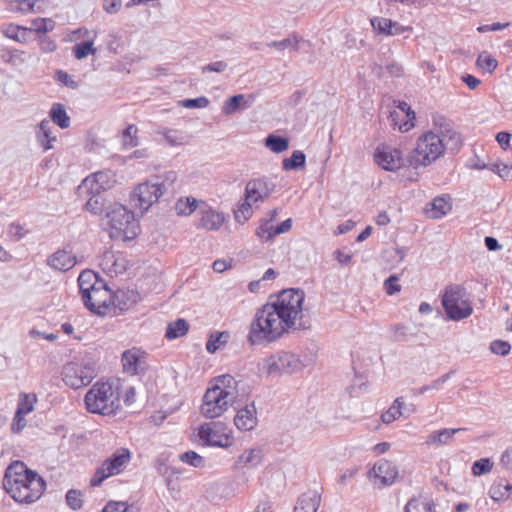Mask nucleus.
<instances>
[{
  "mask_svg": "<svg viewBox=\"0 0 512 512\" xmlns=\"http://www.w3.org/2000/svg\"><path fill=\"white\" fill-rule=\"evenodd\" d=\"M304 299L303 291L287 289L264 304L250 323L248 342L254 346L268 345L296 329L297 321L302 317Z\"/></svg>",
  "mask_w": 512,
  "mask_h": 512,
  "instance_id": "1",
  "label": "nucleus"
},
{
  "mask_svg": "<svg viewBox=\"0 0 512 512\" xmlns=\"http://www.w3.org/2000/svg\"><path fill=\"white\" fill-rule=\"evenodd\" d=\"M434 121L436 129L422 134L407 157L413 168L426 167L439 159L445 152L459 149L462 144L460 134L453 125L444 119Z\"/></svg>",
  "mask_w": 512,
  "mask_h": 512,
  "instance_id": "2",
  "label": "nucleus"
},
{
  "mask_svg": "<svg viewBox=\"0 0 512 512\" xmlns=\"http://www.w3.org/2000/svg\"><path fill=\"white\" fill-rule=\"evenodd\" d=\"M3 488L18 503H33L45 490L43 478L20 461L8 466L3 478Z\"/></svg>",
  "mask_w": 512,
  "mask_h": 512,
  "instance_id": "3",
  "label": "nucleus"
},
{
  "mask_svg": "<svg viewBox=\"0 0 512 512\" xmlns=\"http://www.w3.org/2000/svg\"><path fill=\"white\" fill-rule=\"evenodd\" d=\"M85 403L90 413L105 416L117 411L119 397L111 382L97 381L86 393Z\"/></svg>",
  "mask_w": 512,
  "mask_h": 512,
  "instance_id": "4",
  "label": "nucleus"
},
{
  "mask_svg": "<svg viewBox=\"0 0 512 512\" xmlns=\"http://www.w3.org/2000/svg\"><path fill=\"white\" fill-rule=\"evenodd\" d=\"M304 367L300 356L291 351H278L265 357L258 364L259 372L269 377L292 375L302 371Z\"/></svg>",
  "mask_w": 512,
  "mask_h": 512,
  "instance_id": "5",
  "label": "nucleus"
},
{
  "mask_svg": "<svg viewBox=\"0 0 512 512\" xmlns=\"http://www.w3.org/2000/svg\"><path fill=\"white\" fill-rule=\"evenodd\" d=\"M106 218L111 238L130 240L138 234L139 225L134 213L125 206L119 203L111 205L106 213Z\"/></svg>",
  "mask_w": 512,
  "mask_h": 512,
  "instance_id": "6",
  "label": "nucleus"
},
{
  "mask_svg": "<svg viewBox=\"0 0 512 512\" xmlns=\"http://www.w3.org/2000/svg\"><path fill=\"white\" fill-rule=\"evenodd\" d=\"M442 306L448 319L460 321L470 317L473 306L464 287L449 285L442 296Z\"/></svg>",
  "mask_w": 512,
  "mask_h": 512,
  "instance_id": "7",
  "label": "nucleus"
},
{
  "mask_svg": "<svg viewBox=\"0 0 512 512\" xmlns=\"http://www.w3.org/2000/svg\"><path fill=\"white\" fill-rule=\"evenodd\" d=\"M164 194L163 184L160 182L146 181L138 184L130 195L131 206L138 210L141 215L158 202Z\"/></svg>",
  "mask_w": 512,
  "mask_h": 512,
  "instance_id": "8",
  "label": "nucleus"
},
{
  "mask_svg": "<svg viewBox=\"0 0 512 512\" xmlns=\"http://www.w3.org/2000/svg\"><path fill=\"white\" fill-rule=\"evenodd\" d=\"M131 454L126 448L117 450L110 458L103 461L90 480L91 486H99L106 478L122 472L130 462Z\"/></svg>",
  "mask_w": 512,
  "mask_h": 512,
  "instance_id": "9",
  "label": "nucleus"
},
{
  "mask_svg": "<svg viewBox=\"0 0 512 512\" xmlns=\"http://www.w3.org/2000/svg\"><path fill=\"white\" fill-rule=\"evenodd\" d=\"M234 399L227 392L218 391L209 386L203 396L201 413L203 416H221L228 411Z\"/></svg>",
  "mask_w": 512,
  "mask_h": 512,
  "instance_id": "10",
  "label": "nucleus"
},
{
  "mask_svg": "<svg viewBox=\"0 0 512 512\" xmlns=\"http://www.w3.org/2000/svg\"><path fill=\"white\" fill-rule=\"evenodd\" d=\"M62 377L67 386L79 389L91 383L95 378V371L91 365L70 362L63 367Z\"/></svg>",
  "mask_w": 512,
  "mask_h": 512,
  "instance_id": "11",
  "label": "nucleus"
},
{
  "mask_svg": "<svg viewBox=\"0 0 512 512\" xmlns=\"http://www.w3.org/2000/svg\"><path fill=\"white\" fill-rule=\"evenodd\" d=\"M89 298H83L84 305L93 313L106 315L111 310L112 291L105 281L88 294Z\"/></svg>",
  "mask_w": 512,
  "mask_h": 512,
  "instance_id": "12",
  "label": "nucleus"
},
{
  "mask_svg": "<svg viewBox=\"0 0 512 512\" xmlns=\"http://www.w3.org/2000/svg\"><path fill=\"white\" fill-rule=\"evenodd\" d=\"M116 183V176L111 170H103L95 172L87 176L82 184L80 190H85L89 194H101L112 188Z\"/></svg>",
  "mask_w": 512,
  "mask_h": 512,
  "instance_id": "13",
  "label": "nucleus"
},
{
  "mask_svg": "<svg viewBox=\"0 0 512 512\" xmlns=\"http://www.w3.org/2000/svg\"><path fill=\"white\" fill-rule=\"evenodd\" d=\"M198 435L206 445L210 446L226 448L230 447L234 441L233 437L216 423L202 425Z\"/></svg>",
  "mask_w": 512,
  "mask_h": 512,
  "instance_id": "14",
  "label": "nucleus"
},
{
  "mask_svg": "<svg viewBox=\"0 0 512 512\" xmlns=\"http://www.w3.org/2000/svg\"><path fill=\"white\" fill-rule=\"evenodd\" d=\"M397 476L396 466L384 459L377 461L368 473L369 479L378 488L392 485Z\"/></svg>",
  "mask_w": 512,
  "mask_h": 512,
  "instance_id": "15",
  "label": "nucleus"
},
{
  "mask_svg": "<svg viewBox=\"0 0 512 512\" xmlns=\"http://www.w3.org/2000/svg\"><path fill=\"white\" fill-rule=\"evenodd\" d=\"M374 159L378 166L387 171L398 170L404 163L401 150L388 145L378 146L374 153Z\"/></svg>",
  "mask_w": 512,
  "mask_h": 512,
  "instance_id": "16",
  "label": "nucleus"
},
{
  "mask_svg": "<svg viewBox=\"0 0 512 512\" xmlns=\"http://www.w3.org/2000/svg\"><path fill=\"white\" fill-rule=\"evenodd\" d=\"M275 183L267 178H257L250 180L245 187V198L254 204L264 201L275 190Z\"/></svg>",
  "mask_w": 512,
  "mask_h": 512,
  "instance_id": "17",
  "label": "nucleus"
},
{
  "mask_svg": "<svg viewBox=\"0 0 512 512\" xmlns=\"http://www.w3.org/2000/svg\"><path fill=\"white\" fill-rule=\"evenodd\" d=\"M123 372L129 375H137L145 370L146 354L137 347L125 350L121 356Z\"/></svg>",
  "mask_w": 512,
  "mask_h": 512,
  "instance_id": "18",
  "label": "nucleus"
},
{
  "mask_svg": "<svg viewBox=\"0 0 512 512\" xmlns=\"http://www.w3.org/2000/svg\"><path fill=\"white\" fill-rule=\"evenodd\" d=\"M139 299V294L134 290H118L112 293L111 310L122 313L131 309Z\"/></svg>",
  "mask_w": 512,
  "mask_h": 512,
  "instance_id": "19",
  "label": "nucleus"
},
{
  "mask_svg": "<svg viewBox=\"0 0 512 512\" xmlns=\"http://www.w3.org/2000/svg\"><path fill=\"white\" fill-rule=\"evenodd\" d=\"M47 264L56 271L66 272L76 265V257L67 249H59L48 257Z\"/></svg>",
  "mask_w": 512,
  "mask_h": 512,
  "instance_id": "20",
  "label": "nucleus"
},
{
  "mask_svg": "<svg viewBox=\"0 0 512 512\" xmlns=\"http://www.w3.org/2000/svg\"><path fill=\"white\" fill-rule=\"evenodd\" d=\"M452 209L451 197L441 195L434 198L425 209V214L431 219H439L448 214Z\"/></svg>",
  "mask_w": 512,
  "mask_h": 512,
  "instance_id": "21",
  "label": "nucleus"
},
{
  "mask_svg": "<svg viewBox=\"0 0 512 512\" xmlns=\"http://www.w3.org/2000/svg\"><path fill=\"white\" fill-rule=\"evenodd\" d=\"M255 100L254 95L237 94L226 99L222 106V112L225 115H232L239 110L249 108Z\"/></svg>",
  "mask_w": 512,
  "mask_h": 512,
  "instance_id": "22",
  "label": "nucleus"
},
{
  "mask_svg": "<svg viewBox=\"0 0 512 512\" xmlns=\"http://www.w3.org/2000/svg\"><path fill=\"white\" fill-rule=\"evenodd\" d=\"M321 504V495L317 491L301 494L294 506V512H316Z\"/></svg>",
  "mask_w": 512,
  "mask_h": 512,
  "instance_id": "23",
  "label": "nucleus"
},
{
  "mask_svg": "<svg viewBox=\"0 0 512 512\" xmlns=\"http://www.w3.org/2000/svg\"><path fill=\"white\" fill-rule=\"evenodd\" d=\"M200 213V226L209 231L218 230L225 221L223 213L215 211L210 207L201 209Z\"/></svg>",
  "mask_w": 512,
  "mask_h": 512,
  "instance_id": "24",
  "label": "nucleus"
},
{
  "mask_svg": "<svg viewBox=\"0 0 512 512\" xmlns=\"http://www.w3.org/2000/svg\"><path fill=\"white\" fill-rule=\"evenodd\" d=\"M104 280L100 279L92 270H84L78 277V285L82 299L89 298L88 294Z\"/></svg>",
  "mask_w": 512,
  "mask_h": 512,
  "instance_id": "25",
  "label": "nucleus"
},
{
  "mask_svg": "<svg viewBox=\"0 0 512 512\" xmlns=\"http://www.w3.org/2000/svg\"><path fill=\"white\" fill-rule=\"evenodd\" d=\"M209 386L217 389L218 391L227 392L231 398H235L237 381L230 374H224L214 377L210 382Z\"/></svg>",
  "mask_w": 512,
  "mask_h": 512,
  "instance_id": "26",
  "label": "nucleus"
},
{
  "mask_svg": "<svg viewBox=\"0 0 512 512\" xmlns=\"http://www.w3.org/2000/svg\"><path fill=\"white\" fill-rule=\"evenodd\" d=\"M464 430L463 428H444L438 431L432 432L425 440L427 445H445L448 444L453 435Z\"/></svg>",
  "mask_w": 512,
  "mask_h": 512,
  "instance_id": "27",
  "label": "nucleus"
},
{
  "mask_svg": "<svg viewBox=\"0 0 512 512\" xmlns=\"http://www.w3.org/2000/svg\"><path fill=\"white\" fill-rule=\"evenodd\" d=\"M38 398L35 393L21 392L18 395L17 409L14 416H25L34 410V406L37 403Z\"/></svg>",
  "mask_w": 512,
  "mask_h": 512,
  "instance_id": "28",
  "label": "nucleus"
},
{
  "mask_svg": "<svg viewBox=\"0 0 512 512\" xmlns=\"http://www.w3.org/2000/svg\"><path fill=\"white\" fill-rule=\"evenodd\" d=\"M416 412L417 410L413 403H408L403 397H398L389 407L386 414L387 416H404L405 414L410 415Z\"/></svg>",
  "mask_w": 512,
  "mask_h": 512,
  "instance_id": "29",
  "label": "nucleus"
},
{
  "mask_svg": "<svg viewBox=\"0 0 512 512\" xmlns=\"http://www.w3.org/2000/svg\"><path fill=\"white\" fill-rule=\"evenodd\" d=\"M262 462V453L259 449L245 450L237 460V465L247 468L257 467Z\"/></svg>",
  "mask_w": 512,
  "mask_h": 512,
  "instance_id": "30",
  "label": "nucleus"
},
{
  "mask_svg": "<svg viewBox=\"0 0 512 512\" xmlns=\"http://www.w3.org/2000/svg\"><path fill=\"white\" fill-rule=\"evenodd\" d=\"M306 167V156L300 150L293 151L291 157L285 158L282 161V168L285 171L305 169Z\"/></svg>",
  "mask_w": 512,
  "mask_h": 512,
  "instance_id": "31",
  "label": "nucleus"
},
{
  "mask_svg": "<svg viewBox=\"0 0 512 512\" xmlns=\"http://www.w3.org/2000/svg\"><path fill=\"white\" fill-rule=\"evenodd\" d=\"M230 338V334L227 331H214L210 334L209 339L206 343V350L209 353H215L218 349L225 346Z\"/></svg>",
  "mask_w": 512,
  "mask_h": 512,
  "instance_id": "32",
  "label": "nucleus"
},
{
  "mask_svg": "<svg viewBox=\"0 0 512 512\" xmlns=\"http://www.w3.org/2000/svg\"><path fill=\"white\" fill-rule=\"evenodd\" d=\"M51 120L60 128L65 129L70 125V118L66 113L64 106L60 103H54L50 110Z\"/></svg>",
  "mask_w": 512,
  "mask_h": 512,
  "instance_id": "33",
  "label": "nucleus"
},
{
  "mask_svg": "<svg viewBox=\"0 0 512 512\" xmlns=\"http://www.w3.org/2000/svg\"><path fill=\"white\" fill-rule=\"evenodd\" d=\"M265 146L273 153H282L289 148V140L275 134H270L265 139Z\"/></svg>",
  "mask_w": 512,
  "mask_h": 512,
  "instance_id": "34",
  "label": "nucleus"
},
{
  "mask_svg": "<svg viewBox=\"0 0 512 512\" xmlns=\"http://www.w3.org/2000/svg\"><path fill=\"white\" fill-rule=\"evenodd\" d=\"M164 141L170 146H180L186 143V136L183 132L176 129L164 128L158 131Z\"/></svg>",
  "mask_w": 512,
  "mask_h": 512,
  "instance_id": "35",
  "label": "nucleus"
},
{
  "mask_svg": "<svg viewBox=\"0 0 512 512\" xmlns=\"http://www.w3.org/2000/svg\"><path fill=\"white\" fill-rule=\"evenodd\" d=\"M512 492V484L501 482L494 483L489 490L490 497L497 502L509 499Z\"/></svg>",
  "mask_w": 512,
  "mask_h": 512,
  "instance_id": "36",
  "label": "nucleus"
},
{
  "mask_svg": "<svg viewBox=\"0 0 512 512\" xmlns=\"http://www.w3.org/2000/svg\"><path fill=\"white\" fill-rule=\"evenodd\" d=\"M189 329V324L184 319H177L174 322L168 324L166 328V337L168 339H176L184 336Z\"/></svg>",
  "mask_w": 512,
  "mask_h": 512,
  "instance_id": "37",
  "label": "nucleus"
},
{
  "mask_svg": "<svg viewBox=\"0 0 512 512\" xmlns=\"http://www.w3.org/2000/svg\"><path fill=\"white\" fill-rule=\"evenodd\" d=\"M50 121L49 120H42L39 124V131L37 134L38 141L40 145L45 149H51L52 145L51 142L55 140V137H51L50 135Z\"/></svg>",
  "mask_w": 512,
  "mask_h": 512,
  "instance_id": "38",
  "label": "nucleus"
},
{
  "mask_svg": "<svg viewBox=\"0 0 512 512\" xmlns=\"http://www.w3.org/2000/svg\"><path fill=\"white\" fill-rule=\"evenodd\" d=\"M476 66L489 74L498 66V61L487 51L481 52L476 59Z\"/></svg>",
  "mask_w": 512,
  "mask_h": 512,
  "instance_id": "39",
  "label": "nucleus"
},
{
  "mask_svg": "<svg viewBox=\"0 0 512 512\" xmlns=\"http://www.w3.org/2000/svg\"><path fill=\"white\" fill-rule=\"evenodd\" d=\"M198 201L193 197L180 198L175 204V210L179 216H188L197 209Z\"/></svg>",
  "mask_w": 512,
  "mask_h": 512,
  "instance_id": "40",
  "label": "nucleus"
},
{
  "mask_svg": "<svg viewBox=\"0 0 512 512\" xmlns=\"http://www.w3.org/2000/svg\"><path fill=\"white\" fill-rule=\"evenodd\" d=\"M94 42L95 40H87L77 43L72 49L74 57L77 60H81L88 55L96 54L97 49L94 47Z\"/></svg>",
  "mask_w": 512,
  "mask_h": 512,
  "instance_id": "41",
  "label": "nucleus"
},
{
  "mask_svg": "<svg viewBox=\"0 0 512 512\" xmlns=\"http://www.w3.org/2000/svg\"><path fill=\"white\" fill-rule=\"evenodd\" d=\"M405 512H433L429 500L422 497H414L405 506Z\"/></svg>",
  "mask_w": 512,
  "mask_h": 512,
  "instance_id": "42",
  "label": "nucleus"
},
{
  "mask_svg": "<svg viewBox=\"0 0 512 512\" xmlns=\"http://www.w3.org/2000/svg\"><path fill=\"white\" fill-rule=\"evenodd\" d=\"M98 33L96 30H90L86 27H80L71 31L68 34V40L71 42L76 41H87V40H96Z\"/></svg>",
  "mask_w": 512,
  "mask_h": 512,
  "instance_id": "43",
  "label": "nucleus"
},
{
  "mask_svg": "<svg viewBox=\"0 0 512 512\" xmlns=\"http://www.w3.org/2000/svg\"><path fill=\"white\" fill-rule=\"evenodd\" d=\"M275 231V226L269 221L261 220L258 227L256 228V236L262 242H267L272 240L275 236H277Z\"/></svg>",
  "mask_w": 512,
  "mask_h": 512,
  "instance_id": "44",
  "label": "nucleus"
},
{
  "mask_svg": "<svg viewBox=\"0 0 512 512\" xmlns=\"http://www.w3.org/2000/svg\"><path fill=\"white\" fill-rule=\"evenodd\" d=\"M91 195L92 196L88 199V201L85 204V209L94 215L102 214L105 207V199L101 196V194Z\"/></svg>",
  "mask_w": 512,
  "mask_h": 512,
  "instance_id": "45",
  "label": "nucleus"
},
{
  "mask_svg": "<svg viewBox=\"0 0 512 512\" xmlns=\"http://www.w3.org/2000/svg\"><path fill=\"white\" fill-rule=\"evenodd\" d=\"M55 21L51 18H37L31 22V30L38 34H45L54 30Z\"/></svg>",
  "mask_w": 512,
  "mask_h": 512,
  "instance_id": "46",
  "label": "nucleus"
},
{
  "mask_svg": "<svg viewBox=\"0 0 512 512\" xmlns=\"http://www.w3.org/2000/svg\"><path fill=\"white\" fill-rule=\"evenodd\" d=\"M179 460L195 468H204L206 461L204 457L195 451H187L179 455Z\"/></svg>",
  "mask_w": 512,
  "mask_h": 512,
  "instance_id": "47",
  "label": "nucleus"
},
{
  "mask_svg": "<svg viewBox=\"0 0 512 512\" xmlns=\"http://www.w3.org/2000/svg\"><path fill=\"white\" fill-rule=\"evenodd\" d=\"M253 204V202H250L245 198V201L237 208V210L234 211V217L238 223L243 224L251 218L253 214Z\"/></svg>",
  "mask_w": 512,
  "mask_h": 512,
  "instance_id": "48",
  "label": "nucleus"
},
{
  "mask_svg": "<svg viewBox=\"0 0 512 512\" xmlns=\"http://www.w3.org/2000/svg\"><path fill=\"white\" fill-rule=\"evenodd\" d=\"M489 170L496 173L505 181H512V164L494 162L489 164Z\"/></svg>",
  "mask_w": 512,
  "mask_h": 512,
  "instance_id": "49",
  "label": "nucleus"
},
{
  "mask_svg": "<svg viewBox=\"0 0 512 512\" xmlns=\"http://www.w3.org/2000/svg\"><path fill=\"white\" fill-rule=\"evenodd\" d=\"M66 503L72 510H79L83 505V493L77 489H70L66 493Z\"/></svg>",
  "mask_w": 512,
  "mask_h": 512,
  "instance_id": "50",
  "label": "nucleus"
},
{
  "mask_svg": "<svg viewBox=\"0 0 512 512\" xmlns=\"http://www.w3.org/2000/svg\"><path fill=\"white\" fill-rule=\"evenodd\" d=\"M398 109L404 113L407 117V121L403 125L399 126L400 130L408 131L414 126L413 120H415V113L411 110L410 106L406 102H399Z\"/></svg>",
  "mask_w": 512,
  "mask_h": 512,
  "instance_id": "51",
  "label": "nucleus"
},
{
  "mask_svg": "<svg viewBox=\"0 0 512 512\" xmlns=\"http://www.w3.org/2000/svg\"><path fill=\"white\" fill-rule=\"evenodd\" d=\"M29 233V230H27L24 225L18 223V222H12L9 224L7 229V234L13 241H19L24 236H26Z\"/></svg>",
  "mask_w": 512,
  "mask_h": 512,
  "instance_id": "52",
  "label": "nucleus"
},
{
  "mask_svg": "<svg viewBox=\"0 0 512 512\" xmlns=\"http://www.w3.org/2000/svg\"><path fill=\"white\" fill-rule=\"evenodd\" d=\"M493 468V462L489 458H482L475 461L472 465V473L480 476L489 473Z\"/></svg>",
  "mask_w": 512,
  "mask_h": 512,
  "instance_id": "53",
  "label": "nucleus"
},
{
  "mask_svg": "<svg viewBox=\"0 0 512 512\" xmlns=\"http://www.w3.org/2000/svg\"><path fill=\"white\" fill-rule=\"evenodd\" d=\"M210 104V101L207 97L201 96L195 99H184L178 101V105L188 109L194 108H206Z\"/></svg>",
  "mask_w": 512,
  "mask_h": 512,
  "instance_id": "54",
  "label": "nucleus"
},
{
  "mask_svg": "<svg viewBox=\"0 0 512 512\" xmlns=\"http://www.w3.org/2000/svg\"><path fill=\"white\" fill-rule=\"evenodd\" d=\"M35 4V0H12L10 1V10L22 13L33 12Z\"/></svg>",
  "mask_w": 512,
  "mask_h": 512,
  "instance_id": "55",
  "label": "nucleus"
},
{
  "mask_svg": "<svg viewBox=\"0 0 512 512\" xmlns=\"http://www.w3.org/2000/svg\"><path fill=\"white\" fill-rule=\"evenodd\" d=\"M137 128L134 125H129L123 131V144L128 147H135L138 144L137 140Z\"/></svg>",
  "mask_w": 512,
  "mask_h": 512,
  "instance_id": "56",
  "label": "nucleus"
},
{
  "mask_svg": "<svg viewBox=\"0 0 512 512\" xmlns=\"http://www.w3.org/2000/svg\"><path fill=\"white\" fill-rule=\"evenodd\" d=\"M367 390V380L363 376H357L354 383L348 388L351 396H358Z\"/></svg>",
  "mask_w": 512,
  "mask_h": 512,
  "instance_id": "57",
  "label": "nucleus"
},
{
  "mask_svg": "<svg viewBox=\"0 0 512 512\" xmlns=\"http://www.w3.org/2000/svg\"><path fill=\"white\" fill-rule=\"evenodd\" d=\"M233 422L240 431H251L257 426V418H233Z\"/></svg>",
  "mask_w": 512,
  "mask_h": 512,
  "instance_id": "58",
  "label": "nucleus"
},
{
  "mask_svg": "<svg viewBox=\"0 0 512 512\" xmlns=\"http://www.w3.org/2000/svg\"><path fill=\"white\" fill-rule=\"evenodd\" d=\"M101 512H135V510L124 502H109Z\"/></svg>",
  "mask_w": 512,
  "mask_h": 512,
  "instance_id": "59",
  "label": "nucleus"
},
{
  "mask_svg": "<svg viewBox=\"0 0 512 512\" xmlns=\"http://www.w3.org/2000/svg\"><path fill=\"white\" fill-rule=\"evenodd\" d=\"M511 349L510 344L507 341L495 340L490 344V351L497 355L505 356Z\"/></svg>",
  "mask_w": 512,
  "mask_h": 512,
  "instance_id": "60",
  "label": "nucleus"
},
{
  "mask_svg": "<svg viewBox=\"0 0 512 512\" xmlns=\"http://www.w3.org/2000/svg\"><path fill=\"white\" fill-rule=\"evenodd\" d=\"M371 25L374 29L387 35V30L391 26V20L386 18H373L371 19Z\"/></svg>",
  "mask_w": 512,
  "mask_h": 512,
  "instance_id": "61",
  "label": "nucleus"
},
{
  "mask_svg": "<svg viewBox=\"0 0 512 512\" xmlns=\"http://www.w3.org/2000/svg\"><path fill=\"white\" fill-rule=\"evenodd\" d=\"M55 79L61 83H63L65 86L70 88H77L78 84L76 81H74L71 76L62 70H58L55 74Z\"/></svg>",
  "mask_w": 512,
  "mask_h": 512,
  "instance_id": "62",
  "label": "nucleus"
},
{
  "mask_svg": "<svg viewBox=\"0 0 512 512\" xmlns=\"http://www.w3.org/2000/svg\"><path fill=\"white\" fill-rule=\"evenodd\" d=\"M398 277L395 275H391L384 283L385 290L388 295H393L400 291L401 287L397 284Z\"/></svg>",
  "mask_w": 512,
  "mask_h": 512,
  "instance_id": "63",
  "label": "nucleus"
},
{
  "mask_svg": "<svg viewBox=\"0 0 512 512\" xmlns=\"http://www.w3.org/2000/svg\"><path fill=\"white\" fill-rule=\"evenodd\" d=\"M228 65L226 62L224 61H216V62H212L206 66H203L202 67V72L203 73H206V72H217V73H222L224 72L226 69H227Z\"/></svg>",
  "mask_w": 512,
  "mask_h": 512,
  "instance_id": "64",
  "label": "nucleus"
}]
</instances>
